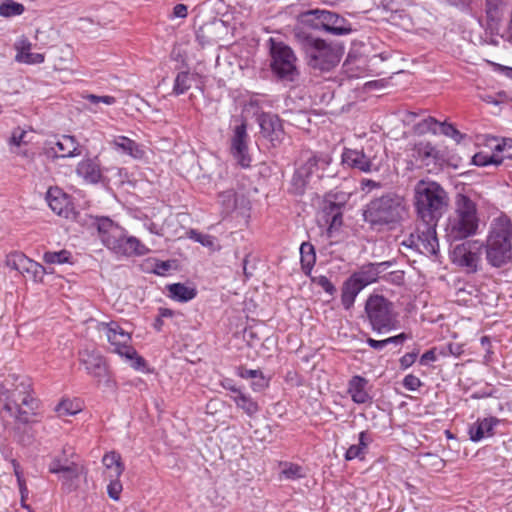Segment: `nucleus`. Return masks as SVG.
I'll use <instances>...</instances> for the list:
<instances>
[{
  "label": "nucleus",
  "mask_w": 512,
  "mask_h": 512,
  "mask_svg": "<svg viewBox=\"0 0 512 512\" xmlns=\"http://www.w3.org/2000/svg\"><path fill=\"white\" fill-rule=\"evenodd\" d=\"M30 263L31 259L26 257L23 253L19 252L11 253L6 258L7 267L19 272L20 274L27 273Z\"/></svg>",
  "instance_id": "obj_31"
},
{
  "label": "nucleus",
  "mask_w": 512,
  "mask_h": 512,
  "mask_svg": "<svg viewBox=\"0 0 512 512\" xmlns=\"http://www.w3.org/2000/svg\"><path fill=\"white\" fill-rule=\"evenodd\" d=\"M171 268L169 261H160L155 264L154 273L164 275Z\"/></svg>",
  "instance_id": "obj_62"
},
{
  "label": "nucleus",
  "mask_w": 512,
  "mask_h": 512,
  "mask_svg": "<svg viewBox=\"0 0 512 512\" xmlns=\"http://www.w3.org/2000/svg\"><path fill=\"white\" fill-rule=\"evenodd\" d=\"M168 291L173 299H176L181 302H187L192 300L197 291L194 287L187 286L182 283H174L168 286Z\"/></svg>",
  "instance_id": "obj_29"
},
{
  "label": "nucleus",
  "mask_w": 512,
  "mask_h": 512,
  "mask_svg": "<svg viewBox=\"0 0 512 512\" xmlns=\"http://www.w3.org/2000/svg\"><path fill=\"white\" fill-rule=\"evenodd\" d=\"M271 68L273 73L283 82L298 80L299 71L296 67V56L293 50L283 42L270 39Z\"/></svg>",
  "instance_id": "obj_9"
},
{
  "label": "nucleus",
  "mask_w": 512,
  "mask_h": 512,
  "mask_svg": "<svg viewBox=\"0 0 512 512\" xmlns=\"http://www.w3.org/2000/svg\"><path fill=\"white\" fill-rule=\"evenodd\" d=\"M440 121L437 119L429 116L425 118L424 120L420 121L415 125V132L418 134H426L428 132H431L433 134L438 133Z\"/></svg>",
  "instance_id": "obj_36"
},
{
  "label": "nucleus",
  "mask_w": 512,
  "mask_h": 512,
  "mask_svg": "<svg viewBox=\"0 0 512 512\" xmlns=\"http://www.w3.org/2000/svg\"><path fill=\"white\" fill-rule=\"evenodd\" d=\"M74 462L68 461V459L54 458L49 465V472L54 474L63 473L69 465H73Z\"/></svg>",
  "instance_id": "obj_46"
},
{
  "label": "nucleus",
  "mask_w": 512,
  "mask_h": 512,
  "mask_svg": "<svg viewBox=\"0 0 512 512\" xmlns=\"http://www.w3.org/2000/svg\"><path fill=\"white\" fill-rule=\"evenodd\" d=\"M403 385L407 390L415 391L421 386V381L418 377L409 374L405 376L403 380Z\"/></svg>",
  "instance_id": "obj_55"
},
{
  "label": "nucleus",
  "mask_w": 512,
  "mask_h": 512,
  "mask_svg": "<svg viewBox=\"0 0 512 512\" xmlns=\"http://www.w3.org/2000/svg\"><path fill=\"white\" fill-rule=\"evenodd\" d=\"M499 420L495 417H488L482 420L476 421L469 427L470 439L474 442H478L485 436H492L494 427L498 424Z\"/></svg>",
  "instance_id": "obj_23"
},
{
  "label": "nucleus",
  "mask_w": 512,
  "mask_h": 512,
  "mask_svg": "<svg viewBox=\"0 0 512 512\" xmlns=\"http://www.w3.org/2000/svg\"><path fill=\"white\" fill-rule=\"evenodd\" d=\"M503 162V158H500L496 155H487L483 152L476 153L472 157V163L476 166H487L489 164H493L495 166L500 165Z\"/></svg>",
  "instance_id": "obj_38"
},
{
  "label": "nucleus",
  "mask_w": 512,
  "mask_h": 512,
  "mask_svg": "<svg viewBox=\"0 0 512 512\" xmlns=\"http://www.w3.org/2000/svg\"><path fill=\"white\" fill-rule=\"evenodd\" d=\"M251 386L254 391H261L268 386V380L261 372L255 379H253Z\"/></svg>",
  "instance_id": "obj_57"
},
{
  "label": "nucleus",
  "mask_w": 512,
  "mask_h": 512,
  "mask_svg": "<svg viewBox=\"0 0 512 512\" xmlns=\"http://www.w3.org/2000/svg\"><path fill=\"white\" fill-rule=\"evenodd\" d=\"M342 162L366 173L378 171L380 168V162L377 161L376 156L357 149H345L342 154Z\"/></svg>",
  "instance_id": "obj_16"
},
{
  "label": "nucleus",
  "mask_w": 512,
  "mask_h": 512,
  "mask_svg": "<svg viewBox=\"0 0 512 512\" xmlns=\"http://www.w3.org/2000/svg\"><path fill=\"white\" fill-rule=\"evenodd\" d=\"M32 141L31 134L23 130L20 127L15 128L12 131L11 137L9 139V144L12 146L20 147L21 145H27Z\"/></svg>",
  "instance_id": "obj_37"
},
{
  "label": "nucleus",
  "mask_w": 512,
  "mask_h": 512,
  "mask_svg": "<svg viewBox=\"0 0 512 512\" xmlns=\"http://www.w3.org/2000/svg\"><path fill=\"white\" fill-rule=\"evenodd\" d=\"M406 214L405 198L395 192H388L371 200L363 215L371 225H394L402 221Z\"/></svg>",
  "instance_id": "obj_7"
},
{
  "label": "nucleus",
  "mask_w": 512,
  "mask_h": 512,
  "mask_svg": "<svg viewBox=\"0 0 512 512\" xmlns=\"http://www.w3.org/2000/svg\"><path fill=\"white\" fill-rule=\"evenodd\" d=\"M247 139L246 124L242 122L234 128L231 138V154L237 163L244 168L249 167L251 162L248 154Z\"/></svg>",
  "instance_id": "obj_17"
},
{
  "label": "nucleus",
  "mask_w": 512,
  "mask_h": 512,
  "mask_svg": "<svg viewBox=\"0 0 512 512\" xmlns=\"http://www.w3.org/2000/svg\"><path fill=\"white\" fill-rule=\"evenodd\" d=\"M56 411L61 417L72 416L79 413L81 411V407L70 400H63L57 405Z\"/></svg>",
  "instance_id": "obj_41"
},
{
  "label": "nucleus",
  "mask_w": 512,
  "mask_h": 512,
  "mask_svg": "<svg viewBox=\"0 0 512 512\" xmlns=\"http://www.w3.org/2000/svg\"><path fill=\"white\" fill-rule=\"evenodd\" d=\"M84 98L86 100H88L90 103L95 104V105L99 104V103H103L106 105H113L116 102V98L113 96H109V95L98 96V95H94V94H88V95L84 96Z\"/></svg>",
  "instance_id": "obj_49"
},
{
  "label": "nucleus",
  "mask_w": 512,
  "mask_h": 512,
  "mask_svg": "<svg viewBox=\"0 0 512 512\" xmlns=\"http://www.w3.org/2000/svg\"><path fill=\"white\" fill-rule=\"evenodd\" d=\"M100 331H104L108 342L114 347L113 351L131 360L133 368L140 370L145 367V360L139 356L136 350L131 346V336L122 329L117 322H102L98 326Z\"/></svg>",
  "instance_id": "obj_8"
},
{
  "label": "nucleus",
  "mask_w": 512,
  "mask_h": 512,
  "mask_svg": "<svg viewBox=\"0 0 512 512\" xmlns=\"http://www.w3.org/2000/svg\"><path fill=\"white\" fill-rule=\"evenodd\" d=\"M54 144L51 147V150L57 157H72L80 154L78 151V143L73 136L63 135L55 142H50Z\"/></svg>",
  "instance_id": "obj_24"
},
{
  "label": "nucleus",
  "mask_w": 512,
  "mask_h": 512,
  "mask_svg": "<svg viewBox=\"0 0 512 512\" xmlns=\"http://www.w3.org/2000/svg\"><path fill=\"white\" fill-rule=\"evenodd\" d=\"M24 12V6L13 1L5 2L0 5V15L3 17H12Z\"/></svg>",
  "instance_id": "obj_40"
},
{
  "label": "nucleus",
  "mask_w": 512,
  "mask_h": 512,
  "mask_svg": "<svg viewBox=\"0 0 512 512\" xmlns=\"http://www.w3.org/2000/svg\"><path fill=\"white\" fill-rule=\"evenodd\" d=\"M79 358L88 374L96 379L98 386L108 389L114 387V382L108 373L106 363L99 353L86 349L79 353Z\"/></svg>",
  "instance_id": "obj_13"
},
{
  "label": "nucleus",
  "mask_w": 512,
  "mask_h": 512,
  "mask_svg": "<svg viewBox=\"0 0 512 512\" xmlns=\"http://www.w3.org/2000/svg\"><path fill=\"white\" fill-rule=\"evenodd\" d=\"M437 223H423L421 222L415 233H412L409 238V246L414 247L420 253L427 256L437 257L439 252V242L436 233Z\"/></svg>",
  "instance_id": "obj_11"
},
{
  "label": "nucleus",
  "mask_w": 512,
  "mask_h": 512,
  "mask_svg": "<svg viewBox=\"0 0 512 512\" xmlns=\"http://www.w3.org/2000/svg\"><path fill=\"white\" fill-rule=\"evenodd\" d=\"M422 462L424 466H431L435 470H440L444 467V461L439 456L431 453L424 454L422 456Z\"/></svg>",
  "instance_id": "obj_47"
},
{
  "label": "nucleus",
  "mask_w": 512,
  "mask_h": 512,
  "mask_svg": "<svg viewBox=\"0 0 512 512\" xmlns=\"http://www.w3.org/2000/svg\"><path fill=\"white\" fill-rule=\"evenodd\" d=\"M102 243L114 253L123 256H143L149 249L136 237L126 232L111 219L102 217L96 222Z\"/></svg>",
  "instance_id": "obj_6"
},
{
  "label": "nucleus",
  "mask_w": 512,
  "mask_h": 512,
  "mask_svg": "<svg viewBox=\"0 0 512 512\" xmlns=\"http://www.w3.org/2000/svg\"><path fill=\"white\" fill-rule=\"evenodd\" d=\"M495 150L503 152L505 158L512 159V139H503L502 143L495 146Z\"/></svg>",
  "instance_id": "obj_53"
},
{
  "label": "nucleus",
  "mask_w": 512,
  "mask_h": 512,
  "mask_svg": "<svg viewBox=\"0 0 512 512\" xmlns=\"http://www.w3.org/2000/svg\"><path fill=\"white\" fill-rule=\"evenodd\" d=\"M313 281L330 295H332L336 291L334 285L326 276L316 277L313 279Z\"/></svg>",
  "instance_id": "obj_54"
},
{
  "label": "nucleus",
  "mask_w": 512,
  "mask_h": 512,
  "mask_svg": "<svg viewBox=\"0 0 512 512\" xmlns=\"http://www.w3.org/2000/svg\"><path fill=\"white\" fill-rule=\"evenodd\" d=\"M418 356V352H410L406 353L404 356L400 358V366L403 369L409 368L416 360Z\"/></svg>",
  "instance_id": "obj_56"
},
{
  "label": "nucleus",
  "mask_w": 512,
  "mask_h": 512,
  "mask_svg": "<svg viewBox=\"0 0 512 512\" xmlns=\"http://www.w3.org/2000/svg\"><path fill=\"white\" fill-rule=\"evenodd\" d=\"M219 202L222 204V206L226 210H231L235 207L236 200H235V193L233 190H227L224 192H221L218 196Z\"/></svg>",
  "instance_id": "obj_44"
},
{
  "label": "nucleus",
  "mask_w": 512,
  "mask_h": 512,
  "mask_svg": "<svg viewBox=\"0 0 512 512\" xmlns=\"http://www.w3.org/2000/svg\"><path fill=\"white\" fill-rule=\"evenodd\" d=\"M15 474L17 476V480H18V484H19V489H20V493H21L22 506L24 508L28 509L29 507L24 504V500H25V498L28 495V489H27V487L25 485L24 480L21 478L20 473L18 472V470L16 468H15Z\"/></svg>",
  "instance_id": "obj_59"
},
{
  "label": "nucleus",
  "mask_w": 512,
  "mask_h": 512,
  "mask_svg": "<svg viewBox=\"0 0 512 512\" xmlns=\"http://www.w3.org/2000/svg\"><path fill=\"white\" fill-rule=\"evenodd\" d=\"M261 373L260 370L241 369L240 376L242 378L255 379Z\"/></svg>",
  "instance_id": "obj_64"
},
{
  "label": "nucleus",
  "mask_w": 512,
  "mask_h": 512,
  "mask_svg": "<svg viewBox=\"0 0 512 512\" xmlns=\"http://www.w3.org/2000/svg\"><path fill=\"white\" fill-rule=\"evenodd\" d=\"M121 491H122V484L120 483L118 478H116L115 480H112L107 487L108 495L113 500L119 499Z\"/></svg>",
  "instance_id": "obj_51"
},
{
  "label": "nucleus",
  "mask_w": 512,
  "mask_h": 512,
  "mask_svg": "<svg viewBox=\"0 0 512 512\" xmlns=\"http://www.w3.org/2000/svg\"><path fill=\"white\" fill-rule=\"evenodd\" d=\"M363 454V449L360 445H351L346 451L345 458L346 460H353L357 457H360Z\"/></svg>",
  "instance_id": "obj_58"
},
{
  "label": "nucleus",
  "mask_w": 512,
  "mask_h": 512,
  "mask_svg": "<svg viewBox=\"0 0 512 512\" xmlns=\"http://www.w3.org/2000/svg\"><path fill=\"white\" fill-rule=\"evenodd\" d=\"M390 265V262L370 263L363 266L358 273L354 274L351 280L358 283L363 289L365 286L375 282L382 269Z\"/></svg>",
  "instance_id": "obj_21"
},
{
  "label": "nucleus",
  "mask_w": 512,
  "mask_h": 512,
  "mask_svg": "<svg viewBox=\"0 0 512 512\" xmlns=\"http://www.w3.org/2000/svg\"><path fill=\"white\" fill-rule=\"evenodd\" d=\"M261 133L273 146L279 144L283 137V128L280 119L276 115L262 114L259 118Z\"/></svg>",
  "instance_id": "obj_18"
},
{
  "label": "nucleus",
  "mask_w": 512,
  "mask_h": 512,
  "mask_svg": "<svg viewBox=\"0 0 512 512\" xmlns=\"http://www.w3.org/2000/svg\"><path fill=\"white\" fill-rule=\"evenodd\" d=\"M327 164L311 152H305L300 158V163L292 177L291 189L295 194H303L309 183L310 177L318 170L319 163Z\"/></svg>",
  "instance_id": "obj_12"
},
{
  "label": "nucleus",
  "mask_w": 512,
  "mask_h": 512,
  "mask_svg": "<svg viewBox=\"0 0 512 512\" xmlns=\"http://www.w3.org/2000/svg\"><path fill=\"white\" fill-rule=\"evenodd\" d=\"M501 5L502 0H485V12L489 20L496 21L499 19Z\"/></svg>",
  "instance_id": "obj_42"
},
{
  "label": "nucleus",
  "mask_w": 512,
  "mask_h": 512,
  "mask_svg": "<svg viewBox=\"0 0 512 512\" xmlns=\"http://www.w3.org/2000/svg\"><path fill=\"white\" fill-rule=\"evenodd\" d=\"M83 473V468L76 463L69 465L63 473H60L62 487L64 491L70 493L78 488L79 476Z\"/></svg>",
  "instance_id": "obj_27"
},
{
  "label": "nucleus",
  "mask_w": 512,
  "mask_h": 512,
  "mask_svg": "<svg viewBox=\"0 0 512 512\" xmlns=\"http://www.w3.org/2000/svg\"><path fill=\"white\" fill-rule=\"evenodd\" d=\"M480 216L476 201L465 193H457L454 199V210L445 225V238L453 243L477 234Z\"/></svg>",
  "instance_id": "obj_2"
},
{
  "label": "nucleus",
  "mask_w": 512,
  "mask_h": 512,
  "mask_svg": "<svg viewBox=\"0 0 512 512\" xmlns=\"http://www.w3.org/2000/svg\"><path fill=\"white\" fill-rule=\"evenodd\" d=\"M112 144L116 149L122 151L134 159L144 158L145 152L142 147L128 137L118 136L113 140Z\"/></svg>",
  "instance_id": "obj_25"
},
{
  "label": "nucleus",
  "mask_w": 512,
  "mask_h": 512,
  "mask_svg": "<svg viewBox=\"0 0 512 512\" xmlns=\"http://www.w3.org/2000/svg\"><path fill=\"white\" fill-rule=\"evenodd\" d=\"M309 14L320 21V28L327 33L341 36L352 32L351 24L342 16L328 10L315 9Z\"/></svg>",
  "instance_id": "obj_15"
},
{
  "label": "nucleus",
  "mask_w": 512,
  "mask_h": 512,
  "mask_svg": "<svg viewBox=\"0 0 512 512\" xmlns=\"http://www.w3.org/2000/svg\"><path fill=\"white\" fill-rule=\"evenodd\" d=\"M188 12H187V6L184 5V4H177L174 8H173V15L175 17H179V18H185L187 16Z\"/></svg>",
  "instance_id": "obj_63"
},
{
  "label": "nucleus",
  "mask_w": 512,
  "mask_h": 512,
  "mask_svg": "<svg viewBox=\"0 0 512 512\" xmlns=\"http://www.w3.org/2000/svg\"><path fill=\"white\" fill-rule=\"evenodd\" d=\"M482 245L476 241L457 244L451 251L453 263L465 267L469 272H476L481 260Z\"/></svg>",
  "instance_id": "obj_14"
},
{
  "label": "nucleus",
  "mask_w": 512,
  "mask_h": 512,
  "mask_svg": "<svg viewBox=\"0 0 512 512\" xmlns=\"http://www.w3.org/2000/svg\"><path fill=\"white\" fill-rule=\"evenodd\" d=\"M366 385L367 380L360 376H354L350 380L348 393L355 403L364 404L370 400V396L365 390Z\"/></svg>",
  "instance_id": "obj_26"
},
{
  "label": "nucleus",
  "mask_w": 512,
  "mask_h": 512,
  "mask_svg": "<svg viewBox=\"0 0 512 512\" xmlns=\"http://www.w3.org/2000/svg\"><path fill=\"white\" fill-rule=\"evenodd\" d=\"M437 357H436V353H435V349H430L428 351H426L420 358V364L421 365H427L429 362H434L436 361Z\"/></svg>",
  "instance_id": "obj_61"
},
{
  "label": "nucleus",
  "mask_w": 512,
  "mask_h": 512,
  "mask_svg": "<svg viewBox=\"0 0 512 512\" xmlns=\"http://www.w3.org/2000/svg\"><path fill=\"white\" fill-rule=\"evenodd\" d=\"M486 259L493 267H501L512 259V221L506 215L494 218L490 224Z\"/></svg>",
  "instance_id": "obj_5"
},
{
  "label": "nucleus",
  "mask_w": 512,
  "mask_h": 512,
  "mask_svg": "<svg viewBox=\"0 0 512 512\" xmlns=\"http://www.w3.org/2000/svg\"><path fill=\"white\" fill-rule=\"evenodd\" d=\"M27 273L31 274L34 280L37 281L42 279V276L46 273V270L41 264L31 260Z\"/></svg>",
  "instance_id": "obj_50"
},
{
  "label": "nucleus",
  "mask_w": 512,
  "mask_h": 512,
  "mask_svg": "<svg viewBox=\"0 0 512 512\" xmlns=\"http://www.w3.org/2000/svg\"><path fill=\"white\" fill-rule=\"evenodd\" d=\"M414 157L426 166L436 165L444 161L443 152L429 141H419L413 147Z\"/></svg>",
  "instance_id": "obj_19"
},
{
  "label": "nucleus",
  "mask_w": 512,
  "mask_h": 512,
  "mask_svg": "<svg viewBox=\"0 0 512 512\" xmlns=\"http://www.w3.org/2000/svg\"><path fill=\"white\" fill-rule=\"evenodd\" d=\"M238 408L242 409L248 416H253L259 411V405L245 393H238L231 396Z\"/></svg>",
  "instance_id": "obj_32"
},
{
  "label": "nucleus",
  "mask_w": 512,
  "mask_h": 512,
  "mask_svg": "<svg viewBox=\"0 0 512 512\" xmlns=\"http://www.w3.org/2000/svg\"><path fill=\"white\" fill-rule=\"evenodd\" d=\"M103 465L110 470V477L119 478L124 471V465L121 456L116 452H110L104 455Z\"/></svg>",
  "instance_id": "obj_30"
},
{
  "label": "nucleus",
  "mask_w": 512,
  "mask_h": 512,
  "mask_svg": "<svg viewBox=\"0 0 512 512\" xmlns=\"http://www.w3.org/2000/svg\"><path fill=\"white\" fill-rule=\"evenodd\" d=\"M320 217L328 225V232L331 233L333 229L342 225V205L332 201H324Z\"/></svg>",
  "instance_id": "obj_22"
},
{
  "label": "nucleus",
  "mask_w": 512,
  "mask_h": 512,
  "mask_svg": "<svg viewBox=\"0 0 512 512\" xmlns=\"http://www.w3.org/2000/svg\"><path fill=\"white\" fill-rule=\"evenodd\" d=\"M46 200L49 207L57 215L68 217L71 208L69 198L59 188H49L46 194Z\"/></svg>",
  "instance_id": "obj_20"
},
{
  "label": "nucleus",
  "mask_w": 512,
  "mask_h": 512,
  "mask_svg": "<svg viewBox=\"0 0 512 512\" xmlns=\"http://www.w3.org/2000/svg\"><path fill=\"white\" fill-rule=\"evenodd\" d=\"M281 474L286 478L290 480H295L304 477L303 469L302 467L296 465V464H290L286 468H284L281 472Z\"/></svg>",
  "instance_id": "obj_45"
},
{
  "label": "nucleus",
  "mask_w": 512,
  "mask_h": 512,
  "mask_svg": "<svg viewBox=\"0 0 512 512\" xmlns=\"http://www.w3.org/2000/svg\"><path fill=\"white\" fill-rule=\"evenodd\" d=\"M439 130L442 134L454 139L457 143L463 138V135L452 124L440 122L438 131Z\"/></svg>",
  "instance_id": "obj_43"
},
{
  "label": "nucleus",
  "mask_w": 512,
  "mask_h": 512,
  "mask_svg": "<svg viewBox=\"0 0 512 512\" xmlns=\"http://www.w3.org/2000/svg\"><path fill=\"white\" fill-rule=\"evenodd\" d=\"M11 388H5L0 394L4 409L19 423H29L36 415L39 400L34 396L31 380L27 377L12 376Z\"/></svg>",
  "instance_id": "obj_3"
},
{
  "label": "nucleus",
  "mask_w": 512,
  "mask_h": 512,
  "mask_svg": "<svg viewBox=\"0 0 512 512\" xmlns=\"http://www.w3.org/2000/svg\"><path fill=\"white\" fill-rule=\"evenodd\" d=\"M414 205L421 222L438 223L448 209L449 197L437 182L420 180L414 187Z\"/></svg>",
  "instance_id": "obj_4"
},
{
  "label": "nucleus",
  "mask_w": 512,
  "mask_h": 512,
  "mask_svg": "<svg viewBox=\"0 0 512 512\" xmlns=\"http://www.w3.org/2000/svg\"><path fill=\"white\" fill-rule=\"evenodd\" d=\"M71 254L67 250H61L58 252H46L43 256V260L47 264H63L69 262Z\"/></svg>",
  "instance_id": "obj_39"
},
{
  "label": "nucleus",
  "mask_w": 512,
  "mask_h": 512,
  "mask_svg": "<svg viewBox=\"0 0 512 512\" xmlns=\"http://www.w3.org/2000/svg\"><path fill=\"white\" fill-rule=\"evenodd\" d=\"M16 60L27 64H38L44 61V55L40 53L28 52L24 55H16Z\"/></svg>",
  "instance_id": "obj_48"
},
{
  "label": "nucleus",
  "mask_w": 512,
  "mask_h": 512,
  "mask_svg": "<svg viewBox=\"0 0 512 512\" xmlns=\"http://www.w3.org/2000/svg\"><path fill=\"white\" fill-rule=\"evenodd\" d=\"M365 312L374 331H390L395 328L396 315L393 304L382 295H371L366 301Z\"/></svg>",
  "instance_id": "obj_10"
},
{
  "label": "nucleus",
  "mask_w": 512,
  "mask_h": 512,
  "mask_svg": "<svg viewBox=\"0 0 512 512\" xmlns=\"http://www.w3.org/2000/svg\"><path fill=\"white\" fill-rule=\"evenodd\" d=\"M77 174L90 183H97L101 178L98 164L91 159L83 160L78 164Z\"/></svg>",
  "instance_id": "obj_28"
},
{
  "label": "nucleus",
  "mask_w": 512,
  "mask_h": 512,
  "mask_svg": "<svg viewBox=\"0 0 512 512\" xmlns=\"http://www.w3.org/2000/svg\"><path fill=\"white\" fill-rule=\"evenodd\" d=\"M193 80L194 76L189 72L178 73L174 82L173 92L176 95L184 94L191 87Z\"/></svg>",
  "instance_id": "obj_35"
},
{
  "label": "nucleus",
  "mask_w": 512,
  "mask_h": 512,
  "mask_svg": "<svg viewBox=\"0 0 512 512\" xmlns=\"http://www.w3.org/2000/svg\"><path fill=\"white\" fill-rule=\"evenodd\" d=\"M191 238L206 247H212L214 245V237L198 233L194 230L191 231Z\"/></svg>",
  "instance_id": "obj_52"
},
{
  "label": "nucleus",
  "mask_w": 512,
  "mask_h": 512,
  "mask_svg": "<svg viewBox=\"0 0 512 512\" xmlns=\"http://www.w3.org/2000/svg\"><path fill=\"white\" fill-rule=\"evenodd\" d=\"M31 43L27 39H21L16 43L17 55H24L30 52Z\"/></svg>",
  "instance_id": "obj_60"
},
{
  "label": "nucleus",
  "mask_w": 512,
  "mask_h": 512,
  "mask_svg": "<svg viewBox=\"0 0 512 512\" xmlns=\"http://www.w3.org/2000/svg\"><path fill=\"white\" fill-rule=\"evenodd\" d=\"M301 264L305 271H310L315 264L316 255L314 247L309 242H303L300 246Z\"/></svg>",
  "instance_id": "obj_34"
},
{
  "label": "nucleus",
  "mask_w": 512,
  "mask_h": 512,
  "mask_svg": "<svg viewBox=\"0 0 512 512\" xmlns=\"http://www.w3.org/2000/svg\"><path fill=\"white\" fill-rule=\"evenodd\" d=\"M294 37L305 55L308 67L314 73H326L335 69L344 53L343 45L327 42L305 31L299 30Z\"/></svg>",
  "instance_id": "obj_1"
},
{
  "label": "nucleus",
  "mask_w": 512,
  "mask_h": 512,
  "mask_svg": "<svg viewBox=\"0 0 512 512\" xmlns=\"http://www.w3.org/2000/svg\"><path fill=\"white\" fill-rule=\"evenodd\" d=\"M362 290L358 283L353 280L348 281L342 290L341 301L345 309H350L354 304L355 298Z\"/></svg>",
  "instance_id": "obj_33"
}]
</instances>
